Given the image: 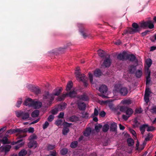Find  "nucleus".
Listing matches in <instances>:
<instances>
[{
	"mask_svg": "<svg viewBox=\"0 0 156 156\" xmlns=\"http://www.w3.org/2000/svg\"><path fill=\"white\" fill-rule=\"evenodd\" d=\"M151 93V92L150 88L149 87H146L144 95L150 96V94Z\"/></svg>",
	"mask_w": 156,
	"mask_h": 156,
	"instance_id": "58836bf2",
	"label": "nucleus"
},
{
	"mask_svg": "<svg viewBox=\"0 0 156 156\" xmlns=\"http://www.w3.org/2000/svg\"><path fill=\"white\" fill-rule=\"evenodd\" d=\"M136 76L137 78H140L142 75V71L141 70H138L135 73Z\"/></svg>",
	"mask_w": 156,
	"mask_h": 156,
	"instance_id": "c756f323",
	"label": "nucleus"
},
{
	"mask_svg": "<svg viewBox=\"0 0 156 156\" xmlns=\"http://www.w3.org/2000/svg\"><path fill=\"white\" fill-rule=\"evenodd\" d=\"M68 96V93H67L66 94H63L61 96L58 97V101H61L63 100L65 98Z\"/></svg>",
	"mask_w": 156,
	"mask_h": 156,
	"instance_id": "79ce46f5",
	"label": "nucleus"
},
{
	"mask_svg": "<svg viewBox=\"0 0 156 156\" xmlns=\"http://www.w3.org/2000/svg\"><path fill=\"white\" fill-rule=\"evenodd\" d=\"M11 146L10 145H6L4 146H2L0 147V149L2 151H4L5 153L9 152L11 148Z\"/></svg>",
	"mask_w": 156,
	"mask_h": 156,
	"instance_id": "4468645a",
	"label": "nucleus"
},
{
	"mask_svg": "<svg viewBox=\"0 0 156 156\" xmlns=\"http://www.w3.org/2000/svg\"><path fill=\"white\" fill-rule=\"evenodd\" d=\"M28 147L30 148H35L37 146V143L36 141L31 140L28 144Z\"/></svg>",
	"mask_w": 156,
	"mask_h": 156,
	"instance_id": "2eb2a0df",
	"label": "nucleus"
},
{
	"mask_svg": "<svg viewBox=\"0 0 156 156\" xmlns=\"http://www.w3.org/2000/svg\"><path fill=\"white\" fill-rule=\"evenodd\" d=\"M133 122L134 123V126L135 127H138L140 124L136 119H135L134 120Z\"/></svg>",
	"mask_w": 156,
	"mask_h": 156,
	"instance_id": "338daca9",
	"label": "nucleus"
},
{
	"mask_svg": "<svg viewBox=\"0 0 156 156\" xmlns=\"http://www.w3.org/2000/svg\"><path fill=\"white\" fill-rule=\"evenodd\" d=\"M76 77L77 79L80 81H82L84 84V86L85 87H87L88 84L86 80L87 77L84 74H81L79 71V68H76V71L75 72Z\"/></svg>",
	"mask_w": 156,
	"mask_h": 156,
	"instance_id": "f03ea898",
	"label": "nucleus"
},
{
	"mask_svg": "<svg viewBox=\"0 0 156 156\" xmlns=\"http://www.w3.org/2000/svg\"><path fill=\"white\" fill-rule=\"evenodd\" d=\"M102 127V125L101 124H98L95 126V129L97 132H98L100 131V129Z\"/></svg>",
	"mask_w": 156,
	"mask_h": 156,
	"instance_id": "37998d69",
	"label": "nucleus"
},
{
	"mask_svg": "<svg viewBox=\"0 0 156 156\" xmlns=\"http://www.w3.org/2000/svg\"><path fill=\"white\" fill-rule=\"evenodd\" d=\"M79 98L80 100L84 101H87L88 100V97L85 94L80 95V96Z\"/></svg>",
	"mask_w": 156,
	"mask_h": 156,
	"instance_id": "7c9ffc66",
	"label": "nucleus"
},
{
	"mask_svg": "<svg viewBox=\"0 0 156 156\" xmlns=\"http://www.w3.org/2000/svg\"><path fill=\"white\" fill-rule=\"evenodd\" d=\"M31 90L36 94H39L41 92V90L38 87L32 86Z\"/></svg>",
	"mask_w": 156,
	"mask_h": 156,
	"instance_id": "4be33fe9",
	"label": "nucleus"
},
{
	"mask_svg": "<svg viewBox=\"0 0 156 156\" xmlns=\"http://www.w3.org/2000/svg\"><path fill=\"white\" fill-rule=\"evenodd\" d=\"M62 121L61 119H59L57 120L55 122V124L56 125L58 126L61 125L62 123Z\"/></svg>",
	"mask_w": 156,
	"mask_h": 156,
	"instance_id": "052dcab7",
	"label": "nucleus"
},
{
	"mask_svg": "<svg viewBox=\"0 0 156 156\" xmlns=\"http://www.w3.org/2000/svg\"><path fill=\"white\" fill-rule=\"evenodd\" d=\"M139 25H140L141 28H142L146 29L148 27L149 29H152L154 27L152 21L150 20H148L146 21H142L139 23Z\"/></svg>",
	"mask_w": 156,
	"mask_h": 156,
	"instance_id": "20e7f679",
	"label": "nucleus"
},
{
	"mask_svg": "<svg viewBox=\"0 0 156 156\" xmlns=\"http://www.w3.org/2000/svg\"><path fill=\"white\" fill-rule=\"evenodd\" d=\"M117 125L116 123L113 122L111 124L110 127V131L112 132H114L116 133Z\"/></svg>",
	"mask_w": 156,
	"mask_h": 156,
	"instance_id": "6ab92c4d",
	"label": "nucleus"
},
{
	"mask_svg": "<svg viewBox=\"0 0 156 156\" xmlns=\"http://www.w3.org/2000/svg\"><path fill=\"white\" fill-rule=\"evenodd\" d=\"M23 139H21L19 140H18L17 141L15 142V144H18L20 143V145H19L18 146H15V149L16 150L18 149L20 147H22L24 143V142H22Z\"/></svg>",
	"mask_w": 156,
	"mask_h": 156,
	"instance_id": "393cba45",
	"label": "nucleus"
},
{
	"mask_svg": "<svg viewBox=\"0 0 156 156\" xmlns=\"http://www.w3.org/2000/svg\"><path fill=\"white\" fill-rule=\"evenodd\" d=\"M102 131L104 132L107 131V124H106L103 126Z\"/></svg>",
	"mask_w": 156,
	"mask_h": 156,
	"instance_id": "bf43d9fd",
	"label": "nucleus"
},
{
	"mask_svg": "<svg viewBox=\"0 0 156 156\" xmlns=\"http://www.w3.org/2000/svg\"><path fill=\"white\" fill-rule=\"evenodd\" d=\"M67 106V104L65 102L62 103L58 106V108L60 111L64 109Z\"/></svg>",
	"mask_w": 156,
	"mask_h": 156,
	"instance_id": "2f4dec72",
	"label": "nucleus"
},
{
	"mask_svg": "<svg viewBox=\"0 0 156 156\" xmlns=\"http://www.w3.org/2000/svg\"><path fill=\"white\" fill-rule=\"evenodd\" d=\"M132 26L134 31V33L139 32L141 30V29L140 25L136 23H133Z\"/></svg>",
	"mask_w": 156,
	"mask_h": 156,
	"instance_id": "f8f14e48",
	"label": "nucleus"
},
{
	"mask_svg": "<svg viewBox=\"0 0 156 156\" xmlns=\"http://www.w3.org/2000/svg\"><path fill=\"white\" fill-rule=\"evenodd\" d=\"M15 113L17 117H21L22 119L23 120H26L29 118V114L27 112L20 111V112L16 111Z\"/></svg>",
	"mask_w": 156,
	"mask_h": 156,
	"instance_id": "423d86ee",
	"label": "nucleus"
},
{
	"mask_svg": "<svg viewBox=\"0 0 156 156\" xmlns=\"http://www.w3.org/2000/svg\"><path fill=\"white\" fill-rule=\"evenodd\" d=\"M25 132V131L24 130H22L20 129H11L9 130H8L6 133V134L7 135H11L12 134L15 133H24Z\"/></svg>",
	"mask_w": 156,
	"mask_h": 156,
	"instance_id": "9d476101",
	"label": "nucleus"
},
{
	"mask_svg": "<svg viewBox=\"0 0 156 156\" xmlns=\"http://www.w3.org/2000/svg\"><path fill=\"white\" fill-rule=\"evenodd\" d=\"M148 126V124H144L140 126V130L141 131V133L142 135L144 134L145 130V128L146 127Z\"/></svg>",
	"mask_w": 156,
	"mask_h": 156,
	"instance_id": "bb28decb",
	"label": "nucleus"
},
{
	"mask_svg": "<svg viewBox=\"0 0 156 156\" xmlns=\"http://www.w3.org/2000/svg\"><path fill=\"white\" fill-rule=\"evenodd\" d=\"M129 60L130 62H133L135 61L137 65H138V60L136 58V57L133 54H129L127 53L126 60Z\"/></svg>",
	"mask_w": 156,
	"mask_h": 156,
	"instance_id": "1a4fd4ad",
	"label": "nucleus"
},
{
	"mask_svg": "<svg viewBox=\"0 0 156 156\" xmlns=\"http://www.w3.org/2000/svg\"><path fill=\"white\" fill-rule=\"evenodd\" d=\"M98 55L102 59L101 61V68L106 69L107 67V53L105 51L99 49L98 51Z\"/></svg>",
	"mask_w": 156,
	"mask_h": 156,
	"instance_id": "f257e3e1",
	"label": "nucleus"
},
{
	"mask_svg": "<svg viewBox=\"0 0 156 156\" xmlns=\"http://www.w3.org/2000/svg\"><path fill=\"white\" fill-rule=\"evenodd\" d=\"M27 154V152L25 150H21L19 153V156H25Z\"/></svg>",
	"mask_w": 156,
	"mask_h": 156,
	"instance_id": "ea45409f",
	"label": "nucleus"
},
{
	"mask_svg": "<svg viewBox=\"0 0 156 156\" xmlns=\"http://www.w3.org/2000/svg\"><path fill=\"white\" fill-rule=\"evenodd\" d=\"M22 101L21 99H20V100L18 101L16 103V106L18 108L20 107L22 103Z\"/></svg>",
	"mask_w": 156,
	"mask_h": 156,
	"instance_id": "4d7b16f0",
	"label": "nucleus"
},
{
	"mask_svg": "<svg viewBox=\"0 0 156 156\" xmlns=\"http://www.w3.org/2000/svg\"><path fill=\"white\" fill-rule=\"evenodd\" d=\"M31 105V107H33L35 109H39L41 107L42 104L41 102L40 101H35L32 100Z\"/></svg>",
	"mask_w": 156,
	"mask_h": 156,
	"instance_id": "ddd939ff",
	"label": "nucleus"
},
{
	"mask_svg": "<svg viewBox=\"0 0 156 156\" xmlns=\"http://www.w3.org/2000/svg\"><path fill=\"white\" fill-rule=\"evenodd\" d=\"M127 142L128 143V145L129 147H131L134 144V140L133 139L131 138H128L127 139Z\"/></svg>",
	"mask_w": 156,
	"mask_h": 156,
	"instance_id": "a878e982",
	"label": "nucleus"
},
{
	"mask_svg": "<svg viewBox=\"0 0 156 156\" xmlns=\"http://www.w3.org/2000/svg\"><path fill=\"white\" fill-rule=\"evenodd\" d=\"M143 111L142 109L140 108H136L135 110V114L137 113V114H140L142 113V112Z\"/></svg>",
	"mask_w": 156,
	"mask_h": 156,
	"instance_id": "6e6d98bb",
	"label": "nucleus"
},
{
	"mask_svg": "<svg viewBox=\"0 0 156 156\" xmlns=\"http://www.w3.org/2000/svg\"><path fill=\"white\" fill-rule=\"evenodd\" d=\"M139 142L138 140H137L136 141V150H138V151H141L144 148V147L140 149L139 147Z\"/></svg>",
	"mask_w": 156,
	"mask_h": 156,
	"instance_id": "864d4df0",
	"label": "nucleus"
},
{
	"mask_svg": "<svg viewBox=\"0 0 156 156\" xmlns=\"http://www.w3.org/2000/svg\"><path fill=\"white\" fill-rule=\"evenodd\" d=\"M137 66L138 65H137V64H136V66H134L133 65H129V73L131 74H134L136 69V66Z\"/></svg>",
	"mask_w": 156,
	"mask_h": 156,
	"instance_id": "dca6fc26",
	"label": "nucleus"
},
{
	"mask_svg": "<svg viewBox=\"0 0 156 156\" xmlns=\"http://www.w3.org/2000/svg\"><path fill=\"white\" fill-rule=\"evenodd\" d=\"M91 132V129L90 127L86 128L85 130L83 132V135L85 136H89Z\"/></svg>",
	"mask_w": 156,
	"mask_h": 156,
	"instance_id": "412c9836",
	"label": "nucleus"
},
{
	"mask_svg": "<svg viewBox=\"0 0 156 156\" xmlns=\"http://www.w3.org/2000/svg\"><path fill=\"white\" fill-rule=\"evenodd\" d=\"M147 131H152L154 129V127L153 126H147Z\"/></svg>",
	"mask_w": 156,
	"mask_h": 156,
	"instance_id": "0e129e2a",
	"label": "nucleus"
},
{
	"mask_svg": "<svg viewBox=\"0 0 156 156\" xmlns=\"http://www.w3.org/2000/svg\"><path fill=\"white\" fill-rule=\"evenodd\" d=\"M133 28L129 27L128 28V33L130 34H133L134 33V31L133 30Z\"/></svg>",
	"mask_w": 156,
	"mask_h": 156,
	"instance_id": "69168bd1",
	"label": "nucleus"
},
{
	"mask_svg": "<svg viewBox=\"0 0 156 156\" xmlns=\"http://www.w3.org/2000/svg\"><path fill=\"white\" fill-rule=\"evenodd\" d=\"M152 61L150 58L147 59L146 61V64L148 67H149L151 66L152 64Z\"/></svg>",
	"mask_w": 156,
	"mask_h": 156,
	"instance_id": "49530a36",
	"label": "nucleus"
},
{
	"mask_svg": "<svg viewBox=\"0 0 156 156\" xmlns=\"http://www.w3.org/2000/svg\"><path fill=\"white\" fill-rule=\"evenodd\" d=\"M44 100L46 101H48L49 105H51L54 98L52 96L49 94L48 91L45 92L43 95Z\"/></svg>",
	"mask_w": 156,
	"mask_h": 156,
	"instance_id": "0eeeda50",
	"label": "nucleus"
},
{
	"mask_svg": "<svg viewBox=\"0 0 156 156\" xmlns=\"http://www.w3.org/2000/svg\"><path fill=\"white\" fill-rule=\"evenodd\" d=\"M78 27L79 29V31L84 38H86L87 37H91L88 30L85 28L83 25L81 24H79Z\"/></svg>",
	"mask_w": 156,
	"mask_h": 156,
	"instance_id": "39448f33",
	"label": "nucleus"
},
{
	"mask_svg": "<svg viewBox=\"0 0 156 156\" xmlns=\"http://www.w3.org/2000/svg\"><path fill=\"white\" fill-rule=\"evenodd\" d=\"M72 125V123H69L67 122H65L63 123V126L64 127H67L70 126Z\"/></svg>",
	"mask_w": 156,
	"mask_h": 156,
	"instance_id": "e2e57ef3",
	"label": "nucleus"
},
{
	"mask_svg": "<svg viewBox=\"0 0 156 156\" xmlns=\"http://www.w3.org/2000/svg\"><path fill=\"white\" fill-rule=\"evenodd\" d=\"M99 91L103 94L106 93L107 91V87L105 85H102L100 87Z\"/></svg>",
	"mask_w": 156,
	"mask_h": 156,
	"instance_id": "aec40b11",
	"label": "nucleus"
},
{
	"mask_svg": "<svg viewBox=\"0 0 156 156\" xmlns=\"http://www.w3.org/2000/svg\"><path fill=\"white\" fill-rule=\"evenodd\" d=\"M32 101V99L30 98H28L25 101L23 105L26 106L31 107Z\"/></svg>",
	"mask_w": 156,
	"mask_h": 156,
	"instance_id": "5701e85b",
	"label": "nucleus"
},
{
	"mask_svg": "<svg viewBox=\"0 0 156 156\" xmlns=\"http://www.w3.org/2000/svg\"><path fill=\"white\" fill-rule=\"evenodd\" d=\"M89 77L90 79V82L91 83L93 84V76L92 74L90 73H88Z\"/></svg>",
	"mask_w": 156,
	"mask_h": 156,
	"instance_id": "09e8293b",
	"label": "nucleus"
},
{
	"mask_svg": "<svg viewBox=\"0 0 156 156\" xmlns=\"http://www.w3.org/2000/svg\"><path fill=\"white\" fill-rule=\"evenodd\" d=\"M39 111L38 110H36L32 112L31 116L33 118L37 117L39 115Z\"/></svg>",
	"mask_w": 156,
	"mask_h": 156,
	"instance_id": "c85d7f7f",
	"label": "nucleus"
},
{
	"mask_svg": "<svg viewBox=\"0 0 156 156\" xmlns=\"http://www.w3.org/2000/svg\"><path fill=\"white\" fill-rule=\"evenodd\" d=\"M127 108H128V107H127L122 106L120 107V110L121 112H126Z\"/></svg>",
	"mask_w": 156,
	"mask_h": 156,
	"instance_id": "de8ad7c7",
	"label": "nucleus"
},
{
	"mask_svg": "<svg viewBox=\"0 0 156 156\" xmlns=\"http://www.w3.org/2000/svg\"><path fill=\"white\" fill-rule=\"evenodd\" d=\"M73 86V83L72 81H69L67 85L66 88V90L67 91H69L71 89Z\"/></svg>",
	"mask_w": 156,
	"mask_h": 156,
	"instance_id": "cd10ccee",
	"label": "nucleus"
},
{
	"mask_svg": "<svg viewBox=\"0 0 156 156\" xmlns=\"http://www.w3.org/2000/svg\"><path fill=\"white\" fill-rule=\"evenodd\" d=\"M153 137V134L151 133H149L146 136L143 144L145 145L147 144V142L150 141L152 138Z\"/></svg>",
	"mask_w": 156,
	"mask_h": 156,
	"instance_id": "f3484780",
	"label": "nucleus"
},
{
	"mask_svg": "<svg viewBox=\"0 0 156 156\" xmlns=\"http://www.w3.org/2000/svg\"><path fill=\"white\" fill-rule=\"evenodd\" d=\"M69 129L67 127H64L62 129V133L64 135H66L69 131Z\"/></svg>",
	"mask_w": 156,
	"mask_h": 156,
	"instance_id": "c03bdc74",
	"label": "nucleus"
},
{
	"mask_svg": "<svg viewBox=\"0 0 156 156\" xmlns=\"http://www.w3.org/2000/svg\"><path fill=\"white\" fill-rule=\"evenodd\" d=\"M58 109L57 108H55L51 111V113L52 115H56L58 113Z\"/></svg>",
	"mask_w": 156,
	"mask_h": 156,
	"instance_id": "5fc2aeb1",
	"label": "nucleus"
},
{
	"mask_svg": "<svg viewBox=\"0 0 156 156\" xmlns=\"http://www.w3.org/2000/svg\"><path fill=\"white\" fill-rule=\"evenodd\" d=\"M55 145L49 144L47 147V150L48 151L52 150L55 148Z\"/></svg>",
	"mask_w": 156,
	"mask_h": 156,
	"instance_id": "603ef678",
	"label": "nucleus"
},
{
	"mask_svg": "<svg viewBox=\"0 0 156 156\" xmlns=\"http://www.w3.org/2000/svg\"><path fill=\"white\" fill-rule=\"evenodd\" d=\"M49 125V123L47 121H46L43 125V128L44 129H46Z\"/></svg>",
	"mask_w": 156,
	"mask_h": 156,
	"instance_id": "13d9d810",
	"label": "nucleus"
},
{
	"mask_svg": "<svg viewBox=\"0 0 156 156\" xmlns=\"http://www.w3.org/2000/svg\"><path fill=\"white\" fill-rule=\"evenodd\" d=\"M115 90L119 93L121 96H125L128 93V88L125 87H120L118 85H115Z\"/></svg>",
	"mask_w": 156,
	"mask_h": 156,
	"instance_id": "7ed1b4c3",
	"label": "nucleus"
},
{
	"mask_svg": "<svg viewBox=\"0 0 156 156\" xmlns=\"http://www.w3.org/2000/svg\"><path fill=\"white\" fill-rule=\"evenodd\" d=\"M78 145V142L76 141H75L70 144V147L73 148H75L77 147Z\"/></svg>",
	"mask_w": 156,
	"mask_h": 156,
	"instance_id": "f704fd0d",
	"label": "nucleus"
},
{
	"mask_svg": "<svg viewBox=\"0 0 156 156\" xmlns=\"http://www.w3.org/2000/svg\"><path fill=\"white\" fill-rule=\"evenodd\" d=\"M150 111L152 113H156V106L153 107L152 109H151L150 110Z\"/></svg>",
	"mask_w": 156,
	"mask_h": 156,
	"instance_id": "774afa93",
	"label": "nucleus"
},
{
	"mask_svg": "<svg viewBox=\"0 0 156 156\" xmlns=\"http://www.w3.org/2000/svg\"><path fill=\"white\" fill-rule=\"evenodd\" d=\"M37 138V136L35 135L34 134L30 136L29 138V139L30 141L34 140L36 139Z\"/></svg>",
	"mask_w": 156,
	"mask_h": 156,
	"instance_id": "3c124183",
	"label": "nucleus"
},
{
	"mask_svg": "<svg viewBox=\"0 0 156 156\" xmlns=\"http://www.w3.org/2000/svg\"><path fill=\"white\" fill-rule=\"evenodd\" d=\"M60 152L62 155H64L67 154L68 150L66 148H63L61 150Z\"/></svg>",
	"mask_w": 156,
	"mask_h": 156,
	"instance_id": "e433bc0d",
	"label": "nucleus"
},
{
	"mask_svg": "<svg viewBox=\"0 0 156 156\" xmlns=\"http://www.w3.org/2000/svg\"><path fill=\"white\" fill-rule=\"evenodd\" d=\"M133 112V111L131 108H128L125 113L127 115H129L130 116V115L132 114Z\"/></svg>",
	"mask_w": 156,
	"mask_h": 156,
	"instance_id": "4c0bfd02",
	"label": "nucleus"
},
{
	"mask_svg": "<svg viewBox=\"0 0 156 156\" xmlns=\"http://www.w3.org/2000/svg\"><path fill=\"white\" fill-rule=\"evenodd\" d=\"M122 102L123 104L128 105L131 104L132 102L131 100L130 99L123 100Z\"/></svg>",
	"mask_w": 156,
	"mask_h": 156,
	"instance_id": "473e14b6",
	"label": "nucleus"
},
{
	"mask_svg": "<svg viewBox=\"0 0 156 156\" xmlns=\"http://www.w3.org/2000/svg\"><path fill=\"white\" fill-rule=\"evenodd\" d=\"M76 94V92L74 90H73L70 91L69 93H68V96H69L70 97L73 98L75 97Z\"/></svg>",
	"mask_w": 156,
	"mask_h": 156,
	"instance_id": "a19ab883",
	"label": "nucleus"
},
{
	"mask_svg": "<svg viewBox=\"0 0 156 156\" xmlns=\"http://www.w3.org/2000/svg\"><path fill=\"white\" fill-rule=\"evenodd\" d=\"M108 107L110 108V109L112 110H113L114 109V108L113 107V104L110 102L109 100H108Z\"/></svg>",
	"mask_w": 156,
	"mask_h": 156,
	"instance_id": "680f3d73",
	"label": "nucleus"
},
{
	"mask_svg": "<svg viewBox=\"0 0 156 156\" xmlns=\"http://www.w3.org/2000/svg\"><path fill=\"white\" fill-rule=\"evenodd\" d=\"M127 52L125 51H123L122 53H120L117 56V58L120 61H124L126 60Z\"/></svg>",
	"mask_w": 156,
	"mask_h": 156,
	"instance_id": "9b49d317",
	"label": "nucleus"
},
{
	"mask_svg": "<svg viewBox=\"0 0 156 156\" xmlns=\"http://www.w3.org/2000/svg\"><path fill=\"white\" fill-rule=\"evenodd\" d=\"M62 89L61 88L59 89H56L55 91V92L54 94V95L58 96L62 91Z\"/></svg>",
	"mask_w": 156,
	"mask_h": 156,
	"instance_id": "c9c22d12",
	"label": "nucleus"
},
{
	"mask_svg": "<svg viewBox=\"0 0 156 156\" xmlns=\"http://www.w3.org/2000/svg\"><path fill=\"white\" fill-rule=\"evenodd\" d=\"M101 71L99 69H96L94 71V76L96 77H100L102 74H103V73L105 72V73L106 74L107 73V67L106 69H101Z\"/></svg>",
	"mask_w": 156,
	"mask_h": 156,
	"instance_id": "6e6552de",
	"label": "nucleus"
},
{
	"mask_svg": "<svg viewBox=\"0 0 156 156\" xmlns=\"http://www.w3.org/2000/svg\"><path fill=\"white\" fill-rule=\"evenodd\" d=\"M146 73L147 74V76L146 77V86L149 84L151 81V72L149 69H147L146 71Z\"/></svg>",
	"mask_w": 156,
	"mask_h": 156,
	"instance_id": "a211bd4d",
	"label": "nucleus"
},
{
	"mask_svg": "<svg viewBox=\"0 0 156 156\" xmlns=\"http://www.w3.org/2000/svg\"><path fill=\"white\" fill-rule=\"evenodd\" d=\"M55 118L54 115H50L48 118V120L49 122H51Z\"/></svg>",
	"mask_w": 156,
	"mask_h": 156,
	"instance_id": "8fccbe9b",
	"label": "nucleus"
},
{
	"mask_svg": "<svg viewBox=\"0 0 156 156\" xmlns=\"http://www.w3.org/2000/svg\"><path fill=\"white\" fill-rule=\"evenodd\" d=\"M77 117L75 115H73L70 117L69 118L70 121L72 122H76L77 120Z\"/></svg>",
	"mask_w": 156,
	"mask_h": 156,
	"instance_id": "a18cd8bd",
	"label": "nucleus"
},
{
	"mask_svg": "<svg viewBox=\"0 0 156 156\" xmlns=\"http://www.w3.org/2000/svg\"><path fill=\"white\" fill-rule=\"evenodd\" d=\"M2 142L4 144H10V142L8 141V139L7 137H4L1 140Z\"/></svg>",
	"mask_w": 156,
	"mask_h": 156,
	"instance_id": "72a5a7b5",
	"label": "nucleus"
},
{
	"mask_svg": "<svg viewBox=\"0 0 156 156\" xmlns=\"http://www.w3.org/2000/svg\"><path fill=\"white\" fill-rule=\"evenodd\" d=\"M78 106L79 109L81 110H84L86 107V105L84 102L79 103Z\"/></svg>",
	"mask_w": 156,
	"mask_h": 156,
	"instance_id": "b1692460",
	"label": "nucleus"
}]
</instances>
